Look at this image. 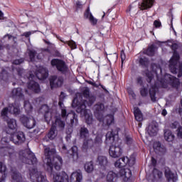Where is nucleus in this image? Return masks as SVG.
<instances>
[{
	"instance_id": "nucleus-1",
	"label": "nucleus",
	"mask_w": 182,
	"mask_h": 182,
	"mask_svg": "<svg viewBox=\"0 0 182 182\" xmlns=\"http://www.w3.org/2000/svg\"><path fill=\"white\" fill-rule=\"evenodd\" d=\"M56 149L46 148L44 149V156L46 157L44 163L46 164V170L53 177V182H69V176L66 172L58 173L53 171V167L57 171H60L63 160L60 156H55Z\"/></svg>"
},
{
	"instance_id": "nucleus-2",
	"label": "nucleus",
	"mask_w": 182,
	"mask_h": 182,
	"mask_svg": "<svg viewBox=\"0 0 182 182\" xmlns=\"http://www.w3.org/2000/svg\"><path fill=\"white\" fill-rule=\"evenodd\" d=\"M22 163L25 164H29L34 168L29 169V176L32 182H49L46 178V175L42 174V172H38L36 168V164H38V159L35 156L33 152L29 151L27 154V156H20Z\"/></svg>"
},
{
	"instance_id": "nucleus-3",
	"label": "nucleus",
	"mask_w": 182,
	"mask_h": 182,
	"mask_svg": "<svg viewBox=\"0 0 182 182\" xmlns=\"http://www.w3.org/2000/svg\"><path fill=\"white\" fill-rule=\"evenodd\" d=\"M119 131L117 129H112L106 134L105 143L109 144V154L113 159H117L123 154V149L119 146H116L114 144V139L116 136H118Z\"/></svg>"
},
{
	"instance_id": "nucleus-4",
	"label": "nucleus",
	"mask_w": 182,
	"mask_h": 182,
	"mask_svg": "<svg viewBox=\"0 0 182 182\" xmlns=\"http://www.w3.org/2000/svg\"><path fill=\"white\" fill-rule=\"evenodd\" d=\"M171 49L173 51V54L169 60V70L173 75H177L178 73V77H181L182 63L178 62V60H180V55L177 52V49H178V44L176 43H173L171 46Z\"/></svg>"
},
{
	"instance_id": "nucleus-5",
	"label": "nucleus",
	"mask_w": 182,
	"mask_h": 182,
	"mask_svg": "<svg viewBox=\"0 0 182 182\" xmlns=\"http://www.w3.org/2000/svg\"><path fill=\"white\" fill-rule=\"evenodd\" d=\"M135 163L134 159L132 160V163H130V159L129 157H122L118 159L115 163L114 166L115 167H118L119 169V171L117 174L118 177L119 176L120 177H125V178H127L129 180L132 174V170L129 168H126V166H133Z\"/></svg>"
},
{
	"instance_id": "nucleus-6",
	"label": "nucleus",
	"mask_w": 182,
	"mask_h": 182,
	"mask_svg": "<svg viewBox=\"0 0 182 182\" xmlns=\"http://www.w3.org/2000/svg\"><path fill=\"white\" fill-rule=\"evenodd\" d=\"M89 129L85 126L80 127L78 130V136L80 140H83L82 150L87 151L89 149H93V139L89 138Z\"/></svg>"
},
{
	"instance_id": "nucleus-7",
	"label": "nucleus",
	"mask_w": 182,
	"mask_h": 182,
	"mask_svg": "<svg viewBox=\"0 0 182 182\" xmlns=\"http://www.w3.org/2000/svg\"><path fill=\"white\" fill-rule=\"evenodd\" d=\"M75 102H76V100H73L72 102L73 107H77L76 112L77 113H80L81 116H83L85 119V123L87 124H92L93 123V116L92 114L89 113L87 112V109H86V105H85V103L76 105L75 104Z\"/></svg>"
},
{
	"instance_id": "nucleus-8",
	"label": "nucleus",
	"mask_w": 182,
	"mask_h": 182,
	"mask_svg": "<svg viewBox=\"0 0 182 182\" xmlns=\"http://www.w3.org/2000/svg\"><path fill=\"white\" fill-rule=\"evenodd\" d=\"M169 86H171L173 89H178L180 87V80L170 74H166L164 79L161 80V87L164 89H167Z\"/></svg>"
},
{
	"instance_id": "nucleus-9",
	"label": "nucleus",
	"mask_w": 182,
	"mask_h": 182,
	"mask_svg": "<svg viewBox=\"0 0 182 182\" xmlns=\"http://www.w3.org/2000/svg\"><path fill=\"white\" fill-rule=\"evenodd\" d=\"M52 68H55L58 72H60L63 75H65L69 70L68 65L65 60L58 58H53L50 61Z\"/></svg>"
},
{
	"instance_id": "nucleus-10",
	"label": "nucleus",
	"mask_w": 182,
	"mask_h": 182,
	"mask_svg": "<svg viewBox=\"0 0 182 182\" xmlns=\"http://www.w3.org/2000/svg\"><path fill=\"white\" fill-rule=\"evenodd\" d=\"M7 134H10V140L11 141H13L14 144H22V143H25V141L26 140V138L25 137V134L23 132H8Z\"/></svg>"
},
{
	"instance_id": "nucleus-11",
	"label": "nucleus",
	"mask_w": 182,
	"mask_h": 182,
	"mask_svg": "<svg viewBox=\"0 0 182 182\" xmlns=\"http://www.w3.org/2000/svg\"><path fill=\"white\" fill-rule=\"evenodd\" d=\"M61 117L62 119H68L70 120L71 126H77L78 119L77 114L75 112L71 111L70 113H68L66 109H61Z\"/></svg>"
},
{
	"instance_id": "nucleus-12",
	"label": "nucleus",
	"mask_w": 182,
	"mask_h": 182,
	"mask_svg": "<svg viewBox=\"0 0 182 182\" xmlns=\"http://www.w3.org/2000/svg\"><path fill=\"white\" fill-rule=\"evenodd\" d=\"M20 121L24 127L27 129H33L36 126V121L35 118L28 117L25 115H23L20 117Z\"/></svg>"
},
{
	"instance_id": "nucleus-13",
	"label": "nucleus",
	"mask_w": 182,
	"mask_h": 182,
	"mask_svg": "<svg viewBox=\"0 0 182 182\" xmlns=\"http://www.w3.org/2000/svg\"><path fill=\"white\" fill-rule=\"evenodd\" d=\"M61 153L70 154V157H72L73 159H77L79 157V154L77 153V146H73L70 150H68L66 145L63 144L61 145Z\"/></svg>"
},
{
	"instance_id": "nucleus-14",
	"label": "nucleus",
	"mask_w": 182,
	"mask_h": 182,
	"mask_svg": "<svg viewBox=\"0 0 182 182\" xmlns=\"http://www.w3.org/2000/svg\"><path fill=\"white\" fill-rule=\"evenodd\" d=\"M63 85V78L58 75H53L50 77V86L51 89H56V87H60Z\"/></svg>"
},
{
	"instance_id": "nucleus-15",
	"label": "nucleus",
	"mask_w": 182,
	"mask_h": 182,
	"mask_svg": "<svg viewBox=\"0 0 182 182\" xmlns=\"http://www.w3.org/2000/svg\"><path fill=\"white\" fill-rule=\"evenodd\" d=\"M40 113L44 114V119L47 123L52 120V112L48 105H43L40 108Z\"/></svg>"
},
{
	"instance_id": "nucleus-16",
	"label": "nucleus",
	"mask_w": 182,
	"mask_h": 182,
	"mask_svg": "<svg viewBox=\"0 0 182 182\" xmlns=\"http://www.w3.org/2000/svg\"><path fill=\"white\" fill-rule=\"evenodd\" d=\"M103 112H105V105L102 102H98L95 105L94 114L97 120L103 119Z\"/></svg>"
},
{
	"instance_id": "nucleus-17",
	"label": "nucleus",
	"mask_w": 182,
	"mask_h": 182,
	"mask_svg": "<svg viewBox=\"0 0 182 182\" xmlns=\"http://www.w3.org/2000/svg\"><path fill=\"white\" fill-rule=\"evenodd\" d=\"M156 0H142L141 2L139 3V9L140 11H147L151 9L154 6Z\"/></svg>"
},
{
	"instance_id": "nucleus-18",
	"label": "nucleus",
	"mask_w": 182,
	"mask_h": 182,
	"mask_svg": "<svg viewBox=\"0 0 182 182\" xmlns=\"http://www.w3.org/2000/svg\"><path fill=\"white\" fill-rule=\"evenodd\" d=\"M95 163L102 170H106L107 166H109V160L105 156H98Z\"/></svg>"
},
{
	"instance_id": "nucleus-19",
	"label": "nucleus",
	"mask_w": 182,
	"mask_h": 182,
	"mask_svg": "<svg viewBox=\"0 0 182 182\" xmlns=\"http://www.w3.org/2000/svg\"><path fill=\"white\" fill-rule=\"evenodd\" d=\"M58 136V132L56 130V126L52 125L48 133L43 138V141H49L50 140H54Z\"/></svg>"
},
{
	"instance_id": "nucleus-20",
	"label": "nucleus",
	"mask_w": 182,
	"mask_h": 182,
	"mask_svg": "<svg viewBox=\"0 0 182 182\" xmlns=\"http://www.w3.org/2000/svg\"><path fill=\"white\" fill-rule=\"evenodd\" d=\"M10 174L11 176V178L13 181L22 182V175L21 174V173H19L16 167H14V166L11 167Z\"/></svg>"
},
{
	"instance_id": "nucleus-21",
	"label": "nucleus",
	"mask_w": 182,
	"mask_h": 182,
	"mask_svg": "<svg viewBox=\"0 0 182 182\" xmlns=\"http://www.w3.org/2000/svg\"><path fill=\"white\" fill-rule=\"evenodd\" d=\"M9 129L6 131V133H12L18 130V124H16V120L15 119L7 118L6 119Z\"/></svg>"
},
{
	"instance_id": "nucleus-22",
	"label": "nucleus",
	"mask_w": 182,
	"mask_h": 182,
	"mask_svg": "<svg viewBox=\"0 0 182 182\" xmlns=\"http://www.w3.org/2000/svg\"><path fill=\"white\" fill-rule=\"evenodd\" d=\"M36 75L40 80H45V79H47L48 76H49V73L46 70V69L41 67L37 70Z\"/></svg>"
},
{
	"instance_id": "nucleus-23",
	"label": "nucleus",
	"mask_w": 182,
	"mask_h": 182,
	"mask_svg": "<svg viewBox=\"0 0 182 182\" xmlns=\"http://www.w3.org/2000/svg\"><path fill=\"white\" fill-rule=\"evenodd\" d=\"M139 65L142 69L149 70V66H150V60L147 57H141L139 58Z\"/></svg>"
},
{
	"instance_id": "nucleus-24",
	"label": "nucleus",
	"mask_w": 182,
	"mask_h": 182,
	"mask_svg": "<svg viewBox=\"0 0 182 182\" xmlns=\"http://www.w3.org/2000/svg\"><path fill=\"white\" fill-rule=\"evenodd\" d=\"M86 99L87 100H83L82 102H77V100L76 99H74L75 102H75V105H83L84 103L85 106L87 105L88 107H90V106H92L95 103V102H96V96L95 95H90Z\"/></svg>"
},
{
	"instance_id": "nucleus-25",
	"label": "nucleus",
	"mask_w": 182,
	"mask_h": 182,
	"mask_svg": "<svg viewBox=\"0 0 182 182\" xmlns=\"http://www.w3.org/2000/svg\"><path fill=\"white\" fill-rule=\"evenodd\" d=\"M28 89L34 92V93H39L41 92V87L39 83L35 82L34 80H30L28 82Z\"/></svg>"
},
{
	"instance_id": "nucleus-26",
	"label": "nucleus",
	"mask_w": 182,
	"mask_h": 182,
	"mask_svg": "<svg viewBox=\"0 0 182 182\" xmlns=\"http://www.w3.org/2000/svg\"><path fill=\"white\" fill-rule=\"evenodd\" d=\"M11 97L14 99H23L24 95L23 91H22V88H14L11 91Z\"/></svg>"
},
{
	"instance_id": "nucleus-27",
	"label": "nucleus",
	"mask_w": 182,
	"mask_h": 182,
	"mask_svg": "<svg viewBox=\"0 0 182 182\" xmlns=\"http://www.w3.org/2000/svg\"><path fill=\"white\" fill-rule=\"evenodd\" d=\"M159 92V87H157V84L154 83V85L151 87L149 89V96L151 102H156L157 97H156V93Z\"/></svg>"
},
{
	"instance_id": "nucleus-28",
	"label": "nucleus",
	"mask_w": 182,
	"mask_h": 182,
	"mask_svg": "<svg viewBox=\"0 0 182 182\" xmlns=\"http://www.w3.org/2000/svg\"><path fill=\"white\" fill-rule=\"evenodd\" d=\"M65 122L60 119V117H55V123L53 124V125L55 126V130L58 128L60 132L65 129Z\"/></svg>"
},
{
	"instance_id": "nucleus-29",
	"label": "nucleus",
	"mask_w": 182,
	"mask_h": 182,
	"mask_svg": "<svg viewBox=\"0 0 182 182\" xmlns=\"http://www.w3.org/2000/svg\"><path fill=\"white\" fill-rule=\"evenodd\" d=\"M10 113H14L16 116H18L21 113V109L19 108V105L15 102L14 103L10 104L9 105Z\"/></svg>"
},
{
	"instance_id": "nucleus-30",
	"label": "nucleus",
	"mask_w": 182,
	"mask_h": 182,
	"mask_svg": "<svg viewBox=\"0 0 182 182\" xmlns=\"http://www.w3.org/2000/svg\"><path fill=\"white\" fill-rule=\"evenodd\" d=\"M58 39L60 40V42L64 43L65 45H68L72 50L77 48V44L73 40H70L68 41H65L62 37H57Z\"/></svg>"
},
{
	"instance_id": "nucleus-31",
	"label": "nucleus",
	"mask_w": 182,
	"mask_h": 182,
	"mask_svg": "<svg viewBox=\"0 0 182 182\" xmlns=\"http://www.w3.org/2000/svg\"><path fill=\"white\" fill-rule=\"evenodd\" d=\"M6 178V165L0 162V182L5 181Z\"/></svg>"
},
{
	"instance_id": "nucleus-32",
	"label": "nucleus",
	"mask_w": 182,
	"mask_h": 182,
	"mask_svg": "<svg viewBox=\"0 0 182 182\" xmlns=\"http://www.w3.org/2000/svg\"><path fill=\"white\" fill-rule=\"evenodd\" d=\"M156 50H157V46L152 44L148 46L147 49H146L144 51V53H145V55H147V56L152 57V56H154V55H156Z\"/></svg>"
},
{
	"instance_id": "nucleus-33",
	"label": "nucleus",
	"mask_w": 182,
	"mask_h": 182,
	"mask_svg": "<svg viewBox=\"0 0 182 182\" xmlns=\"http://www.w3.org/2000/svg\"><path fill=\"white\" fill-rule=\"evenodd\" d=\"M147 132L149 136H156L157 134V124L154 123H151L147 127Z\"/></svg>"
},
{
	"instance_id": "nucleus-34",
	"label": "nucleus",
	"mask_w": 182,
	"mask_h": 182,
	"mask_svg": "<svg viewBox=\"0 0 182 182\" xmlns=\"http://www.w3.org/2000/svg\"><path fill=\"white\" fill-rule=\"evenodd\" d=\"M118 178L119 175L112 171H109L107 175V181L108 182H117Z\"/></svg>"
},
{
	"instance_id": "nucleus-35",
	"label": "nucleus",
	"mask_w": 182,
	"mask_h": 182,
	"mask_svg": "<svg viewBox=\"0 0 182 182\" xmlns=\"http://www.w3.org/2000/svg\"><path fill=\"white\" fill-rule=\"evenodd\" d=\"M164 139L166 141L171 142L176 139L174 134L170 131V129L164 130Z\"/></svg>"
},
{
	"instance_id": "nucleus-36",
	"label": "nucleus",
	"mask_w": 182,
	"mask_h": 182,
	"mask_svg": "<svg viewBox=\"0 0 182 182\" xmlns=\"http://www.w3.org/2000/svg\"><path fill=\"white\" fill-rule=\"evenodd\" d=\"M100 122H104L107 126H110V124L114 123V115L112 114H107L105 118L102 117Z\"/></svg>"
},
{
	"instance_id": "nucleus-37",
	"label": "nucleus",
	"mask_w": 182,
	"mask_h": 182,
	"mask_svg": "<svg viewBox=\"0 0 182 182\" xmlns=\"http://www.w3.org/2000/svg\"><path fill=\"white\" fill-rule=\"evenodd\" d=\"M83 176L80 172H73L70 176L71 181L80 182Z\"/></svg>"
},
{
	"instance_id": "nucleus-38",
	"label": "nucleus",
	"mask_w": 182,
	"mask_h": 182,
	"mask_svg": "<svg viewBox=\"0 0 182 182\" xmlns=\"http://www.w3.org/2000/svg\"><path fill=\"white\" fill-rule=\"evenodd\" d=\"M84 168L88 173H93V170H95V164L93 163V161H87L84 165Z\"/></svg>"
},
{
	"instance_id": "nucleus-39",
	"label": "nucleus",
	"mask_w": 182,
	"mask_h": 182,
	"mask_svg": "<svg viewBox=\"0 0 182 182\" xmlns=\"http://www.w3.org/2000/svg\"><path fill=\"white\" fill-rule=\"evenodd\" d=\"M165 177L167 178L168 182L177 181V176L171 172V171H165Z\"/></svg>"
},
{
	"instance_id": "nucleus-40",
	"label": "nucleus",
	"mask_w": 182,
	"mask_h": 182,
	"mask_svg": "<svg viewBox=\"0 0 182 182\" xmlns=\"http://www.w3.org/2000/svg\"><path fill=\"white\" fill-rule=\"evenodd\" d=\"M134 115L136 122H141L143 120V113L140 108H136L134 111Z\"/></svg>"
},
{
	"instance_id": "nucleus-41",
	"label": "nucleus",
	"mask_w": 182,
	"mask_h": 182,
	"mask_svg": "<svg viewBox=\"0 0 182 182\" xmlns=\"http://www.w3.org/2000/svg\"><path fill=\"white\" fill-rule=\"evenodd\" d=\"M154 150H156L157 151H159V153H164V151H166V148L161 146L160 141H156L154 144Z\"/></svg>"
},
{
	"instance_id": "nucleus-42",
	"label": "nucleus",
	"mask_w": 182,
	"mask_h": 182,
	"mask_svg": "<svg viewBox=\"0 0 182 182\" xmlns=\"http://www.w3.org/2000/svg\"><path fill=\"white\" fill-rule=\"evenodd\" d=\"M24 109L27 114H31V112L33 110V107H32V104L28 101H24Z\"/></svg>"
},
{
	"instance_id": "nucleus-43",
	"label": "nucleus",
	"mask_w": 182,
	"mask_h": 182,
	"mask_svg": "<svg viewBox=\"0 0 182 182\" xmlns=\"http://www.w3.org/2000/svg\"><path fill=\"white\" fill-rule=\"evenodd\" d=\"M154 178H161L163 177V172L156 168L152 171Z\"/></svg>"
},
{
	"instance_id": "nucleus-44",
	"label": "nucleus",
	"mask_w": 182,
	"mask_h": 182,
	"mask_svg": "<svg viewBox=\"0 0 182 182\" xmlns=\"http://www.w3.org/2000/svg\"><path fill=\"white\" fill-rule=\"evenodd\" d=\"M87 83H88V85H91L94 87H97V88H99V86H100V87H102L103 89V90H105L106 92H109V91H107V89H106V87L103 85H102L100 83V84H97L96 82H92L91 80L87 81Z\"/></svg>"
},
{
	"instance_id": "nucleus-45",
	"label": "nucleus",
	"mask_w": 182,
	"mask_h": 182,
	"mask_svg": "<svg viewBox=\"0 0 182 182\" xmlns=\"http://www.w3.org/2000/svg\"><path fill=\"white\" fill-rule=\"evenodd\" d=\"M140 95L142 97H147L149 95V89L144 86H142V87L139 90Z\"/></svg>"
},
{
	"instance_id": "nucleus-46",
	"label": "nucleus",
	"mask_w": 182,
	"mask_h": 182,
	"mask_svg": "<svg viewBox=\"0 0 182 182\" xmlns=\"http://www.w3.org/2000/svg\"><path fill=\"white\" fill-rule=\"evenodd\" d=\"M145 75L146 76V81L148 82V83H151V80H153V79H154V75H153V73L149 70L146 71Z\"/></svg>"
},
{
	"instance_id": "nucleus-47",
	"label": "nucleus",
	"mask_w": 182,
	"mask_h": 182,
	"mask_svg": "<svg viewBox=\"0 0 182 182\" xmlns=\"http://www.w3.org/2000/svg\"><path fill=\"white\" fill-rule=\"evenodd\" d=\"M102 143H103V141L102 139V136L97 135L93 141V146H95V144H96L97 146H100V144H102Z\"/></svg>"
},
{
	"instance_id": "nucleus-48",
	"label": "nucleus",
	"mask_w": 182,
	"mask_h": 182,
	"mask_svg": "<svg viewBox=\"0 0 182 182\" xmlns=\"http://www.w3.org/2000/svg\"><path fill=\"white\" fill-rule=\"evenodd\" d=\"M91 16H93V14L90 12V7L88 6L84 12V19H89Z\"/></svg>"
},
{
	"instance_id": "nucleus-49",
	"label": "nucleus",
	"mask_w": 182,
	"mask_h": 182,
	"mask_svg": "<svg viewBox=\"0 0 182 182\" xmlns=\"http://www.w3.org/2000/svg\"><path fill=\"white\" fill-rule=\"evenodd\" d=\"M5 151H7L8 156L10 157V159H12V156L15 155V150L14 148H6Z\"/></svg>"
},
{
	"instance_id": "nucleus-50",
	"label": "nucleus",
	"mask_w": 182,
	"mask_h": 182,
	"mask_svg": "<svg viewBox=\"0 0 182 182\" xmlns=\"http://www.w3.org/2000/svg\"><path fill=\"white\" fill-rule=\"evenodd\" d=\"M28 56L30 58L31 61L33 62V60H35V57L36 56V51L30 50L28 52Z\"/></svg>"
},
{
	"instance_id": "nucleus-51",
	"label": "nucleus",
	"mask_w": 182,
	"mask_h": 182,
	"mask_svg": "<svg viewBox=\"0 0 182 182\" xmlns=\"http://www.w3.org/2000/svg\"><path fill=\"white\" fill-rule=\"evenodd\" d=\"M125 143L128 146H131V144L133 143V138H132V136L130 135L125 136Z\"/></svg>"
},
{
	"instance_id": "nucleus-52",
	"label": "nucleus",
	"mask_w": 182,
	"mask_h": 182,
	"mask_svg": "<svg viewBox=\"0 0 182 182\" xmlns=\"http://www.w3.org/2000/svg\"><path fill=\"white\" fill-rule=\"evenodd\" d=\"M88 20L92 26H96V25H97V18H95V16H91Z\"/></svg>"
},
{
	"instance_id": "nucleus-53",
	"label": "nucleus",
	"mask_w": 182,
	"mask_h": 182,
	"mask_svg": "<svg viewBox=\"0 0 182 182\" xmlns=\"http://www.w3.org/2000/svg\"><path fill=\"white\" fill-rule=\"evenodd\" d=\"M75 9H76V12H77L79 9H83V4H82V1H77L75 2Z\"/></svg>"
},
{
	"instance_id": "nucleus-54",
	"label": "nucleus",
	"mask_w": 182,
	"mask_h": 182,
	"mask_svg": "<svg viewBox=\"0 0 182 182\" xmlns=\"http://www.w3.org/2000/svg\"><path fill=\"white\" fill-rule=\"evenodd\" d=\"M181 126H180V123H178V122L175 121L174 122L171 123L170 124V127L171 129H178V127H181Z\"/></svg>"
},
{
	"instance_id": "nucleus-55",
	"label": "nucleus",
	"mask_w": 182,
	"mask_h": 182,
	"mask_svg": "<svg viewBox=\"0 0 182 182\" xmlns=\"http://www.w3.org/2000/svg\"><path fill=\"white\" fill-rule=\"evenodd\" d=\"M8 112H9V107H4L1 112V116H4L8 118Z\"/></svg>"
},
{
	"instance_id": "nucleus-56",
	"label": "nucleus",
	"mask_w": 182,
	"mask_h": 182,
	"mask_svg": "<svg viewBox=\"0 0 182 182\" xmlns=\"http://www.w3.org/2000/svg\"><path fill=\"white\" fill-rule=\"evenodd\" d=\"M82 96L85 99H87V97H90V90L88 88L84 90L83 92H82Z\"/></svg>"
},
{
	"instance_id": "nucleus-57",
	"label": "nucleus",
	"mask_w": 182,
	"mask_h": 182,
	"mask_svg": "<svg viewBox=\"0 0 182 182\" xmlns=\"http://www.w3.org/2000/svg\"><path fill=\"white\" fill-rule=\"evenodd\" d=\"M24 60L23 58L16 59L13 61V65H21V63H23Z\"/></svg>"
},
{
	"instance_id": "nucleus-58",
	"label": "nucleus",
	"mask_w": 182,
	"mask_h": 182,
	"mask_svg": "<svg viewBox=\"0 0 182 182\" xmlns=\"http://www.w3.org/2000/svg\"><path fill=\"white\" fill-rule=\"evenodd\" d=\"M120 56H121V61L122 63L126 60V53H124V50H122L120 53Z\"/></svg>"
},
{
	"instance_id": "nucleus-59",
	"label": "nucleus",
	"mask_w": 182,
	"mask_h": 182,
	"mask_svg": "<svg viewBox=\"0 0 182 182\" xmlns=\"http://www.w3.org/2000/svg\"><path fill=\"white\" fill-rule=\"evenodd\" d=\"M177 136L179 139H182V127H179L177 130Z\"/></svg>"
},
{
	"instance_id": "nucleus-60",
	"label": "nucleus",
	"mask_w": 182,
	"mask_h": 182,
	"mask_svg": "<svg viewBox=\"0 0 182 182\" xmlns=\"http://www.w3.org/2000/svg\"><path fill=\"white\" fill-rule=\"evenodd\" d=\"M136 82L139 86H143V77L140 76L136 77Z\"/></svg>"
},
{
	"instance_id": "nucleus-61",
	"label": "nucleus",
	"mask_w": 182,
	"mask_h": 182,
	"mask_svg": "<svg viewBox=\"0 0 182 182\" xmlns=\"http://www.w3.org/2000/svg\"><path fill=\"white\" fill-rule=\"evenodd\" d=\"M154 26L155 28H160V26H161V22L159 20H155L154 21Z\"/></svg>"
},
{
	"instance_id": "nucleus-62",
	"label": "nucleus",
	"mask_w": 182,
	"mask_h": 182,
	"mask_svg": "<svg viewBox=\"0 0 182 182\" xmlns=\"http://www.w3.org/2000/svg\"><path fill=\"white\" fill-rule=\"evenodd\" d=\"M1 144H8L9 143V139H8V137H3L1 140Z\"/></svg>"
},
{
	"instance_id": "nucleus-63",
	"label": "nucleus",
	"mask_w": 182,
	"mask_h": 182,
	"mask_svg": "<svg viewBox=\"0 0 182 182\" xmlns=\"http://www.w3.org/2000/svg\"><path fill=\"white\" fill-rule=\"evenodd\" d=\"M128 94L129 95V96H132L133 99H136V93H134V91H133V90H129Z\"/></svg>"
},
{
	"instance_id": "nucleus-64",
	"label": "nucleus",
	"mask_w": 182,
	"mask_h": 182,
	"mask_svg": "<svg viewBox=\"0 0 182 182\" xmlns=\"http://www.w3.org/2000/svg\"><path fill=\"white\" fill-rule=\"evenodd\" d=\"M32 35V33L31 31H27L23 33V36H25V38H29Z\"/></svg>"
}]
</instances>
